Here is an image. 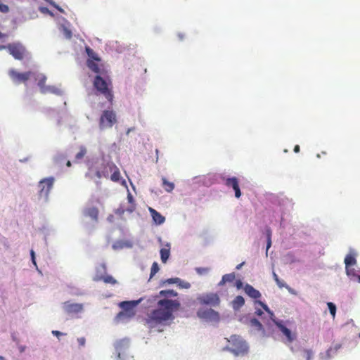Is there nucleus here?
<instances>
[{
    "mask_svg": "<svg viewBox=\"0 0 360 360\" xmlns=\"http://www.w3.org/2000/svg\"><path fill=\"white\" fill-rule=\"evenodd\" d=\"M180 307L178 300L159 299L157 300V307L147 314L146 323L150 328L165 326L169 321L174 319V313Z\"/></svg>",
    "mask_w": 360,
    "mask_h": 360,
    "instance_id": "f257e3e1",
    "label": "nucleus"
},
{
    "mask_svg": "<svg viewBox=\"0 0 360 360\" xmlns=\"http://www.w3.org/2000/svg\"><path fill=\"white\" fill-rule=\"evenodd\" d=\"M93 86L97 94L103 95L110 103H112L114 95L111 79L107 76L96 75L93 80Z\"/></svg>",
    "mask_w": 360,
    "mask_h": 360,
    "instance_id": "f03ea898",
    "label": "nucleus"
},
{
    "mask_svg": "<svg viewBox=\"0 0 360 360\" xmlns=\"http://www.w3.org/2000/svg\"><path fill=\"white\" fill-rule=\"evenodd\" d=\"M95 175L98 179L108 178L110 176V180L114 182H119L121 179L119 168L112 162L103 164L101 167L96 171Z\"/></svg>",
    "mask_w": 360,
    "mask_h": 360,
    "instance_id": "7ed1b4c3",
    "label": "nucleus"
},
{
    "mask_svg": "<svg viewBox=\"0 0 360 360\" xmlns=\"http://www.w3.org/2000/svg\"><path fill=\"white\" fill-rule=\"evenodd\" d=\"M229 342L231 345L229 350L235 355H243L248 352V347L247 344L240 336L233 335L230 337Z\"/></svg>",
    "mask_w": 360,
    "mask_h": 360,
    "instance_id": "20e7f679",
    "label": "nucleus"
},
{
    "mask_svg": "<svg viewBox=\"0 0 360 360\" xmlns=\"http://www.w3.org/2000/svg\"><path fill=\"white\" fill-rule=\"evenodd\" d=\"M117 122L116 112L113 110H105L99 118V128L101 130L112 128Z\"/></svg>",
    "mask_w": 360,
    "mask_h": 360,
    "instance_id": "39448f33",
    "label": "nucleus"
},
{
    "mask_svg": "<svg viewBox=\"0 0 360 360\" xmlns=\"http://www.w3.org/2000/svg\"><path fill=\"white\" fill-rule=\"evenodd\" d=\"M197 301L200 305L217 307L219 305L220 298L217 293L209 292L198 295Z\"/></svg>",
    "mask_w": 360,
    "mask_h": 360,
    "instance_id": "423d86ee",
    "label": "nucleus"
},
{
    "mask_svg": "<svg viewBox=\"0 0 360 360\" xmlns=\"http://www.w3.org/2000/svg\"><path fill=\"white\" fill-rule=\"evenodd\" d=\"M6 49L15 59L19 60H22L27 53L25 47L20 43L8 44L6 45Z\"/></svg>",
    "mask_w": 360,
    "mask_h": 360,
    "instance_id": "0eeeda50",
    "label": "nucleus"
},
{
    "mask_svg": "<svg viewBox=\"0 0 360 360\" xmlns=\"http://www.w3.org/2000/svg\"><path fill=\"white\" fill-rule=\"evenodd\" d=\"M54 179L53 177L46 178L39 181V196L47 200L49 193L53 188Z\"/></svg>",
    "mask_w": 360,
    "mask_h": 360,
    "instance_id": "6e6552de",
    "label": "nucleus"
},
{
    "mask_svg": "<svg viewBox=\"0 0 360 360\" xmlns=\"http://www.w3.org/2000/svg\"><path fill=\"white\" fill-rule=\"evenodd\" d=\"M8 75L13 82L20 84L26 82L32 75V72L30 71L25 72H18L15 70H10Z\"/></svg>",
    "mask_w": 360,
    "mask_h": 360,
    "instance_id": "1a4fd4ad",
    "label": "nucleus"
},
{
    "mask_svg": "<svg viewBox=\"0 0 360 360\" xmlns=\"http://www.w3.org/2000/svg\"><path fill=\"white\" fill-rule=\"evenodd\" d=\"M87 67L94 72L96 74V75H103L105 76L107 75V71L104 68L103 64L101 63V60H87L86 61Z\"/></svg>",
    "mask_w": 360,
    "mask_h": 360,
    "instance_id": "9d476101",
    "label": "nucleus"
},
{
    "mask_svg": "<svg viewBox=\"0 0 360 360\" xmlns=\"http://www.w3.org/2000/svg\"><path fill=\"white\" fill-rule=\"evenodd\" d=\"M197 314L200 318L206 320L218 321L219 319V313L212 309H200Z\"/></svg>",
    "mask_w": 360,
    "mask_h": 360,
    "instance_id": "9b49d317",
    "label": "nucleus"
},
{
    "mask_svg": "<svg viewBox=\"0 0 360 360\" xmlns=\"http://www.w3.org/2000/svg\"><path fill=\"white\" fill-rule=\"evenodd\" d=\"M225 184L228 187L233 188L235 191L236 198H239L240 197L241 192L239 188L238 180L236 177L226 179Z\"/></svg>",
    "mask_w": 360,
    "mask_h": 360,
    "instance_id": "f8f14e48",
    "label": "nucleus"
},
{
    "mask_svg": "<svg viewBox=\"0 0 360 360\" xmlns=\"http://www.w3.org/2000/svg\"><path fill=\"white\" fill-rule=\"evenodd\" d=\"M63 308L67 313L73 314L80 312L83 309V306L81 304L65 302L63 303Z\"/></svg>",
    "mask_w": 360,
    "mask_h": 360,
    "instance_id": "ddd939ff",
    "label": "nucleus"
},
{
    "mask_svg": "<svg viewBox=\"0 0 360 360\" xmlns=\"http://www.w3.org/2000/svg\"><path fill=\"white\" fill-rule=\"evenodd\" d=\"M98 209L96 207H86L83 210V214L86 217H90L94 221H98Z\"/></svg>",
    "mask_w": 360,
    "mask_h": 360,
    "instance_id": "4468645a",
    "label": "nucleus"
},
{
    "mask_svg": "<svg viewBox=\"0 0 360 360\" xmlns=\"http://www.w3.org/2000/svg\"><path fill=\"white\" fill-rule=\"evenodd\" d=\"M276 325L279 328V330L283 333V334L286 337L288 341L289 342H292L295 339V335L292 334L290 329L285 327L280 322H276Z\"/></svg>",
    "mask_w": 360,
    "mask_h": 360,
    "instance_id": "2eb2a0df",
    "label": "nucleus"
},
{
    "mask_svg": "<svg viewBox=\"0 0 360 360\" xmlns=\"http://www.w3.org/2000/svg\"><path fill=\"white\" fill-rule=\"evenodd\" d=\"M244 291L251 298L258 299L261 297V293L259 291L256 290L250 284L245 285Z\"/></svg>",
    "mask_w": 360,
    "mask_h": 360,
    "instance_id": "dca6fc26",
    "label": "nucleus"
},
{
    "mask_svg": "<svg viewBox=\"0 0 360 360\" xmlns=\"http://www.w3.org/2000/svg\"><path fill=\"white\" fill-rule=\"evenodd\" d=\"M149 212L152 216L153 220L156 224L160 225L165 222V217L162 216L160 212L156 211L155 209L149 207Z\"/></svg>",
    "mask_w": 360,
    "mask_h": 360,
    "instance_id": "f3484780",
    "label": "nucleus"
},
{
    "mask_svg": "<svg viewBox=\"0 0 360 360\" xmlns=\"http://www.w3.org/2000/svg\"><path fill=\"white\" fill-rule=\"evenodd\" d=\"M178 293L173 290H165L160 291L159 294L154 297V300L155 301L158 300L159 297H162V299H169L170 297H176Z\"/></svg>",
    "mask_w": 360,
    "mask_h": 360,
    "instance_id": "a211bd4d",
    "label": "nucleus"
},
{
    "mask_svg": "<svg viewBox=\"0 0 360 360\" xmlns=\"http://www.w3.org/2000/svg\"><path fill=\"white\" fill-rule=\"evenodd\" d=\"M356 254L354 251H351L345 258V266H354L356 264Z\"/></svg>",
    "mask_w": 360,
    "mask_h": 360,
    "instance_id": "6ab92c4d",
    "label": "nucleus"
},
{
    "mask_svg": "<svg viewBox=\"0 0 360 360\" xmlns=\"http://www.w3.org/2000/svg\"><path fill=\"white\" fill-rule=\"evenodd\" d=\"M244 304H245V300L240 295L236 296L231 302V305L234 310L240 309Z\"/></svg>",
    "mask_w": 360,
    "mask_h": 360,
    "instance_id": "aec40b11",
    "label": "nucleus"
},
{
    "mask_svg": "<svg viewBox=\"0 0 360 360\" xmlns=\"http://www.w3.org/2000/svg\"><path fill=\"white\" fill-rule=\"evenodd\" d=\"M94 280L95 281H103L104 283H110V284H112V285H115L117 283V281L112 276H110V275H107V276H96Z\"/></svg>",
    "mask_w": 360,
    "mask_h": 360,
    "instance_id": "412c9836",
    "label": "nucleus"
},
{
    "mask_svg": "<svg viewBox=\"0 0 360 360\" xmlns=\"http://www.w3.org/2000/svg\"><path fill=\"white\" fill-rule=\"evenodd\" d=\"M236 279L234 273L227 274L222 276L221 280L218 283L219 286H222L226 283H231Z\"/></svg>",
    "mask_w": 360,
    "mask_h": 360,
    "instance_id": "4be33fe9",
    "label": "nucleus"
},
{
    "mask_svg": "<svg viewBox=\"0 0 360 360\" xmlns=\"http://www.w3.org/2000/svg\"><path fill=\"white\" fill-rule=\"evenodd\" d=\"M166 246L167 248H163L160 250L161 260L163 263H165L167 261L170 255L169 245H167Z\"/></svg>",
    "mask_w": 360,
    "mask_h": 360,
    "instance_id": "5701e85b",
    "label": "nucleus"
},
{
    "mask_svg": "<svg viewBox=\"0 0 360 360\" xmlns=\"http://www.w3.org/2000/svg\"><path fill=\"white\" fill-rule=\"evenodd\" d=\"M41 94L52 93L54 94H60V90L53 86H46L44 89H42Z\"/></svg>",
    "mask_w": 360,
    "mask_h": 360,
    "instance_id": "b1692460",
    "label": "nucleus"
},
{
    "mask_svg": "<svg viewBox=\"0 0 360 360\" xmlns=\"http://www.w3.org/2000/svg\"><path fill=\"white\" fill-rule=\"evenodd\" d=\"M272 275L275 282L280 288H285L288 290L290 289V287L288 285H286L283 281L281 280L278 278V276L275 273V271H273Z\"/></svg>",
    "mask_w": 360,
    "mask_h": 360,
    "instance_id": "393cba45",
    "label": "nucleus"
},
{
    "mask_svg": "<svg viewBox=\"0 0 360 360\" xmlns=\"http://www.w3.org/2000/svg\"><path fill=\"white\" fill-rule=\"evenodd\" d=\"M162 186L166 191L171 192L173 191L174 188V184L172 182L168 181L165 177L162 179Z\"/></svg>",
    "mask_w": 360,
    "mask_h": 360,
    "instance_id": "a878e982",
    "label": "nucleus"
},
{
    "mask_svg": "<svg viewBox=\"0 0 360 360\" xmlns=\"http://www.w3.org/2000/svg\"><path fill=\"white\" fill-rule=\"evenodd\" d=\"M86 154V149L84 146H81L79 148V151L75 155V162H79L82 159L84 158L85 155Z\"/></svg>",
    "mask_w": 360,
    "mask_h": 360,
    "instance_id": "bb28decb",
    "label": "nucleus"
},
{
    "mask_svg": "<svg viewBox=\"0 0 360 360\" xmlns=\"http://www.w3.org/2000/svg\"><path fill=\"white\" fill-rule=\"evenodd\" d=\"M86 52L89 57L88 60H100V58L98 57L97 54L91 48L86 47Z\"/></svg>",
    "mask_w": 360,
    "mask_h": 360,
    "instance_id": "cd10ccee",
    "label": "nucleus"
},
{
    "mask_svg": "<svg viewBox=\"0 0 360 360\" xmlns=\"http://www.w3.org/2000/svg\"><path fill=\"white\" fill-rule=\"evenodd\" d=\"M250 325L251 327L255 328L257 330H263L262 323L256 319H251L250 321Z\"/></svg>",
    "mask_w": 360,
    "mask_h": 360,
    "instance_id": "c85d7f7f",
    "label": "nucleus"
},
{
    "mask_svg": "<svg viewBox=\"0 0 360 360\" xmlns=\"http://www.w3.org/2000/svg\"><path fill=\"white\" fill-rule=\"evenodd\" d=\"M46 77L45 75H41L39 78H38V86L40 89V91L41 92L42 91V89H44L46 85L45 84L46 83Z\"/></svg>",
    "mask_w": 360,
    "mask_h": 360,
    "instance_id": "c756f323",
    "label": "nucleus"
},
{
    "mask_svg": "<svg viewBox=\"0 0 360 360\" xmlns=\"http://www.w3.org/2000/svg\"><path fill=\"white\" fill-rule=\"evenodd\" d=\"M127 199H128L129 202L131 204L129 207L127 208V212L129 213H131L135 210L136 205L134 204L133 197L131 194L128 195Z\"/></svg>",
    "mask_w": 360,
    "mask_h": 360,
    "instance_id": "7c9ffc66",
    "label": "nucleus"
},
{
    "mask_svg": "<svg viewBox=\"0 0 360 360\" xmlns=\"http://www.w3.org/2000/svg\"><path fill=\"white\" fill-rule=\"evenodd\" d=\"M139 302H140V300L136 301V302L124 301V302H122L120 304V305L122 308L127 309L134 307Z\"/></svg>",
    "mask_w": 360,
    "mask_h": 360,
    "instance_id": "2f4dec72",
    "label": "nucleus"
},
{
    "mask_svg": "<svg viewBox=\"0 0 360 360\" xmlns=\"http://www.w3.org/2000/svg\"><path fill=\"white\" fill-rule=\"evenodd\" d=\"M159 269L158 264L156 262H153L150 269V278L153 277L158 272Z\"/></svg>",
    "mask_w": 360,
    "mask_h": 360,
    "instance_id": "473e14b6",
    "label": "nucleus"
},
{
    "mask_svg": "<svg viewBox=\"0 0 360 360\" xmlns=\"http://www.w3.org/2000/svg\"><path fill=\"white\" fill-rule=\"evenodd\" d=\"M346 274L349 277H356L357 278V276L359 275L356 274V271L354 268H351V266H345Z\"/></svg>",
    "mask_w": 360,
    "mask_h": 360,
    "instance_id": "72a5a7b5",
    "label": "nucleus"
},
{
    "mask_svg": "<svg viewBox=\"0 0 360 360\" xmlns=\"http://www.w3.org/2000/svg\"><path fill=\"white\" fill-rule=\"evenodd\" d=\"M327 305L331 316L334 319L335 317L336 314V306L333 302H328Z\"/></svg>",
    "mask_w": 360,
    "mask_h": 360,
    "instance_id": "f704fd0d",
    "label": "nucleus"
},
{
    "mask_svg": "<svg viewBox=\"0 0 360 360\" xmlns=\"http://www.w3.org/2000/svg\"><path fill=\"white\" fill-rule=\"evenodd\" d=\"M266 235H267V244H266V252L268 251L269 248L271 245V231L268 229L266 230Z\"/></svg>",
    "mask_w": 360,
    "mask_h": 360,
    "instance_id": "c9c22d12",
    "label": "nucleus"
},
{
    "mask_svg": "<svg viewBox=\"0 0 360 360\" xmlns=\"http://www.w3.org/2000/svg\"><path fill=\"white\" fill-rule=\"evenodd\" d=\"M304 356L306 360H311L313 356V352L311 349H304L303 351Z\"/></svg>",
    "mask_w": 360,
    "mask_h": 360,
    "instance_id": "e433bc0d",
    "label": "nucleus"
},
{
    "mask_svg": "<svg viewBox=\"0 0 360 360\" xmlns=\"http://www.w3.org/2000/svg\"><path fill=\"white\" fill-rule=\"evenodd\" d=\"M181 282V279L179 278H168L166 281H165L164 283L167 284H174V283H179Z\"/></svg>",
    "mask_w": 360,
    "mask_h": 360,
    "instance_id": "4c0bfd02",
    "label": "nucleus"
},
{
    "mask_svg": "<svg viewBox=\"0 0 360 360\" xmlns=\"http://www.w3.org/2000/svg\"><path fill=\"white\" fill-rule=\"evenodd\" d=\"M125 212H127V208L125 209L122 206H120L115 211V213L117 215L122 216L124 214Z\"/></svg>",
    "mask_w": 360,
    "mask_h": 360,
    "instance_id": "58836bf2",
    "label": "nucleus"
},
{
    "mask_svg": "<svg viewBox=\"0 0 360 360\" xmlns=\"http://www.w3.org/2000/svg\"><path fill=\"white\" fill-rule=\"evenodd\" d=\"M63 34L65 36V37L67 39H71L72 35V32L68 28L65 27H63Z\"/></svg>",
    "mask_w": 360,
    "mask_h": 360,
    "instance_id": "ea45409f",
    "label": "nucleus"
},
{
    "mask_svg": "<svg viewBox=\"0 0 360 360\" xmlns=\"http://www.w3.org/2000/svg\"><path fill=\"white\" fill-rule=\"evenodd\" d=\"M195 271L199 274H203L207 273L209 271V269L205 267H198L195 269Z\"/></svg>",
    "mask_w": 360,
    "mask_h": 360,
    "instance_id": "a19ab883",
    "label": "nucleus"
},
{
    "mask_svg": "<svg viewBox=\"0 0 360 360\" xmlns=\"http://www.w3.org/2000/svg\"><path fill=\"white\" fill-rule=\"evenodd\" d=\"M9 11L8 6L5 4H0V12L6 13Z\"/></svg>",
    "mask_w": 360,
    "mask_h": 360,
    "instance_id": "79ce46f5",
    "label": "nucleus"
},
{
    "mask_svg": "<svg viewBox=\"0 0 360 360\" xmlns=\"http://www.w3.org/2000/svg\"><path fill=\"white\" fill-rule=\"evenodd\" d=\"M256 303L259 304L265 311H268L269 313H271V311L266 304H265L264 303H263L261 301H256Z\"/></svg>",
    "mask_w": 360,
    "mask_h": 360,
    "instance_id": "37998d69",
    "label": "nucleus"
},
{
    "mask_svg": "<svg viewBox=\"0 0 360 360\" xmlns=\"http://www.w3.org/2000/svg\"><path fill=\"white\" fill-rule=\"evenodd\" d=\"M77 342H78L79 346L83 347L85 345L86 340L84 337H82V338H77Z\"/></svg>",
    "mask_w": 360,
    "mask_h": 360,
    "instance_id": "c03bdc74",
    "label": "nucleus"
},
{
    "mask_svg": "<svg viewBox=\"0 0 360 360\" xmlns=\"http://www.w3.org/2000/svg\"><path fill=\"white\" fill-rule=\"evenodd\" d=\"M236 287L237 288V289H240L243 288V283L240 280H237L236 281Z\"/></svg>",
    "mask_w": 360,
    "mask_h": 360,
    "instance_id": "a18cd8bd",
    "label": "nucleus"
},
{
    "mask_svg": "<svg viewBox=\"0 0 360 360\" xmlns=\"http://www.w3.org/2000/svg\"><path fill=\"white\" fill-rule=\"evenodd\" d=\"M52 334L56 335L58 338H59V336H60V335H65L64 333H61V332H60L58 330H53L52 331Z\"/></svg>",
    "mask_w": 360,
    "mask_h": 360,
    "instance_id": "49530a36",
    "label": "nucleus"
},
{
    "mask_svg": "<svg viewBox=\"0 0 360 360\" xmlns=\"http://www.w3.org/2000/svg\"><path fill=\"white\" fill-rule=\"evenodd\" d=\"M255 314H256L257 316H262V315L263 314V311H262V309H257L255 310Z\"/></svg>",
    "mask_w": 360,
    "mask_h": 360,
    "instance_id": "de8ad7c7",
    "label": "nucleus"
},
{
    "mask_svg": "<svg viewBox=\"0 0 360 360\" xmlns=\"http://www.w3.org/2000/svg\"><path fill=\"white\" fill-rule=\"evenodd\" d=\"M58 11H60V13H64V11L63 8H61L60 7H59L58 6L56 5L54 3L51 4Z\"/></svg>",
    "mask_w": 360,
    "mask_h": 360,
    "instance_id": "09e8293b",
    "label": "nucleus"
},
{
    "mask_svg": "<svg viewBox=\"0 0 360 360\" xmlns=\"http://www.w3.org/2000/svg\"><path fill=\"white\" fill-rule=\"evenodd\" d=\"M31 257H32V262L34 264H36V262H35V257H34V252L33 250H31Z\"/></svg>",
    "mask_w": 360,
    "mask_h": 360,
    "instance_id": "8fccbe9b",
    "label": "nucleus"
},
{
    "mask_svg": "<svg viewBox=\"0 0 360 360\" xmlns=\"http://www.w3.org/2000/svg\"><path fill=\"white\" fill-rule=\"evenodd\" d=\"M300 146L299 145H296L295 147H294V152L295 153H299L300 152Z\"/></svg>",
    "mask_w": 360,
    "mask_h": 360,
    "instance_id": "3c124183",
    "label": "nucleus"
},
{
    "mask_svg": "<svg viewBox=\"0 0 360 360\" xmlns=\"http://www.w3.org/2000/svg\"><path fill=\"white\" fill-rule=\"evenodd\" d=\"M178 37L179 38L180 40H183L184 38V34H181V33H179L178 34Z\"/></svg>",
    "mask_w": 360,
    "mask_h": 360,
    "instance_id": "603ef678",
    "label": "nucleus"
},
{
    "mask_svg": "<svg viewBox=\"0 0 360 360\" xmlns=\"http://www.w3.org/2000/svg\"><path fill=\"white\" fill-rule=\"evenodd\" d=\"M183 287H184V288H189V287H190V284H189L188 283H186L183 285Z\"/></svg>",
    "mask_w": 360,
    "mask_h": 360,
    "instance_id": "864d4df0",
    "label": "nucleus"
},
{
    "mask_svg": "<svg viewBox=\"0 0 360 360\" xmlns=\"http://www.w3.org/2000/svg\"><path fill=\"white\" fill-rule=\"evenodd\" d=\"M2 49H6V45L0 46V50H2Z\"/></svg>",
    "mask_w": 360,
    "mask_h": 360,
    "instance_id": "5fc2aeb1",
    "label": "nucleus"
},
{
    "mask_svg": "<svg viewBox=\"0 0 360 360\" xmlns=\"http://www.w3.org/2000/svg\"><path fill=\"white\" fill-rule=\"evenodd\" d=\"M6 37V34H3V33H1V32H0V39L4 38V37Z\"/></svg>",
    "mask_w": 360,
    "mask_h": 360,
    "instance_id": "6e6d98bb",
    "label": "nucleus"
},
{
    "mask_svg": "<svg viewBox=\"0 0 360 360\" xmlns=\"http://www.w3.org/2000/svg\"><path fill=\"white\" fill-rule=\"evenodd\" d=\"M66 165H67L68 167H70V166H71V162L68 160V161L67 162V163H66Z\"/></svg>",
    "mask_w": 360,
    "mask_h": 360,
    "instance_id": "4d7b16f0",
    "label": "nucleus"
},
{
    "mask_svg": "<svg viewBox=\"0 0 360 360\" xmlns=\"http://www.w3.org/2000/svg\"><path fill=\"white\" fill-rule=\"evenodd\" d=\"M243 263H241V264H238V265L236 266V269H239L242 266V265H243Z\"/></svg>",
    "mask_w": 360,
    "mask_h": 360,
    "instance_id": "13d9d810",
    "label": "nucleus"
},
{
    "mask_svg": "<svg viewBox=\"0 0 360 360\" xmlns=\"http://www.w3.org/2000/svg\"><path fill=\"white\" fill-rule=\"evenodd\" d=\"M357 280H358V282L360 283V276H357Z\"/></svg>",
    "mask_w": 360,
    "mask_h": 360,
    "instance_id": "bf43d9fd",
    "label": "nucleus"
},
{
    "mask_svg": "<svg viewBox=\"0 0 360 360\" xmlns=\"http://www.w3.org/2000/svg\"><path fill=\"white\" fill-rule=\"evenodd\" d=\"M86 176H89L91 178H93V177L91 176V175L90 172H89V173H88V174H86Z\"/></svg>",
    "mask_w": 360,
    "mask_h": 360,
    "instance_id": "052dcab7",
    "label": "nucleus"
},
{
    "mask_svg": "<svg viewBox=\"0 0 360 360\" xmlns=\"http://www.w3.org/2000/svg\"><path fill=\"white\" fill-rule=\"evenodd\" d=\"M0 360H5L4 357L0 356Z\"/></svg>",
    "mask_w": 360,
    "mask_h": 360,
    "instance_id": "680f3d73",
    "label": "nucleus"
},
{
    "mask_svg": "<svg viewBox=\"0 0 360 360\" xmlns=\"http://www.w3.org/2000/svg\"><path fill=\"white\" fill-rule=\"evenodd\" d=\"M129 132H131V129H129L127 134H128Z\"/></svg>",
    "mask_w": 360,
    "mask_h": 360,
    "instance_id": "e2e57ef3",
    "label": "nucleus"
},
{
    "mask_svg": "<svg viewBox=\"0 0 360 360\" xmlns=\"http://www.w3.org/2000/svg\"><path fill=\"white\" fill-rule=\"evenodd\" d=\"M359 337L360 338V333H359Z\"/></svg>",
    "mask_w": 360,
    "mask_h": 360,
    "instance_id": "0e129e2a",
    "label": "nucleus"
}]
</instances>
